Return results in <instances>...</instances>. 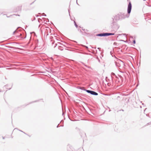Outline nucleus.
<instances>
[{
  "mask_svg": "<svg viewBox=\"0 0 151 151\" xmlns=\"http://www.w3.org/2000/svg\"><path fill=\"white\" fill-rule=\"evenodd\" d=\"M80 32H82V31H81V30H80Z\"/></svg>",
  "mask_w": 151,
  "mask_h": 151,
  "instance_id": "nucleus-25",
  "label": "nucleus"
},
{
  "mask_svg": "<svg viewBox=\"0 0 151 151\" xmlns=\"http://www.w3.org/2000/svg\"><path fill=\"white\" fill-rule=\"evenodd\" d=\"M116 78V79H115L116 83L118 85H120V84H121L122 82L121 78H119L118 77H117Z\"/></svg>",
  "mask_w": 151,
  "mask_h": 151,
  "instance_id": "nucleus-4",
  "label": "nucleus"
},
{
  "mask_svg": "<svg viewBox=\"0 0 151 151\" xmlns=\"http://www.w3.org/2000/svg\"><path fill=\"white\" fill-rule=\"evenodd\" d=\"M97 36L103 37L106 36L105 33H100L96 35Z\"/></svg>",
  "mask_w": 151,
  "mask_h": 151,
  "instance_id": "nucleus-7",
  "label": "nucleus"
},
{
  "mask_svg": "<svg viewBox=\"0 0 151 151\" xmlns=\"http://www.w3.org/2000/svg\"><path fill=\"white\" fill-rule=\"evenodd\" d=\"M133 43L134 44H135L136 43V41H135V40H134L133 41Z\"/></svg>",
  "mask_w": 151,
  "mask_h": 151,
  "instance_id": "nucleus-18",
  "label": "nucleus"
},
{
  "mask_svg": "<svg viewBox=\"0 0 151 151\" xmlns=\"http://www.w3.org/2000/svg\"><path fill=\"white\" fill-rule=\"evenodd\" d=\"M16 30H15V31H14V32L13 33H14H14L16 32Z\"/></svg>",
  "mask_w": 151,
  "mask_h": 151,
  "instance_id": "nucleus-22",
  "label": "nucleus"
},
{
  "mask_svg": "<svg viewBox=\"0 0 151 151\" xmlns=\"http://www.w3.org/2000/svg\"><path fill=\"white\" fill-rule=\"evenodd\" d=\"M51 42H52V45H53V44L54 43V41H53V40H51Z\"/></svg>",
  "mask_w": 151,
  "mask_h": 151,
  "instance_id": "nucleus-17",
  "label": "nucleus"
},
{
  "mask_svg": "<svg viewBox=\"0 0 151 151\" xmlns=\"http://www.w3.org/2000/svg\"><path fill=\"white\" fill-rule=\"evenodd\" d=\"M74 23L76 27H78V26L76 24V22L75 21H74Z\"/></svg>",
  "mask_w": 151,
  "mask_h": 151,
  "instance_id": "nucleus-14",
  "label": "nucleus"
},
{
  "mask_svg": "<svg viewBox=\"0 0 151 151\" xmlns=\"http://www.w3.org/2000/svg\"><path fill=\"white\" fill-rule=\"evenodd\" d=\"M132 9V4L131 2H129L127 8V12L128 14H129L131 12Z\"/></svg>",
  "mask_w": 151,
  "mask_h": 151,
  "instance_id": "nucleus-5",
  "label": "nucleus"
},
{
  "mask_svg": "<svg viewBox=\"0 0 151 151\" xmlns=\"http://www.w3.org/2000/svg\"><path fill=\"white\" fill-rule=\"evenodd\" d=\"M82 90H83L84 91H86V92H87L88 93H90V94H91V91H91V90H86V89H82Z\"/></svg>",
  "mask_w": 151,
  "mask_h": 151,
  "instance_id": "nucleus-11",
  "label": "nucleus"
},
{
  "mask_svg": "<svg viewBox=\"0 0 151 151\" xmlns=\"http://www.w3.org/2000/svg\"><path fill=\"white\" fill-rule=\"evenodd\" d=\"M48 20H49L47 19H46V22H47V21H48Z\"/></svg>",
  "mask_w": 151,
  "mask_h": 151,
  "instance_id": "nucleus-20",
  "label": "nucleus"
},
{
  "mask_svg": "<svg viewBox=\"0 0 151 151\" xmlns=\"http://www.w3.org/2000/svg\"><path fill=\"white\" fill-rule=\"evenodd\" d=\"M3 139H5V137H3Z\"/></svg>",
  "mask_w": 151,
  "mask_h": 151,
  "instance_id": "nucleus-23",
  "label": "nucleus"
},
{
  "mask_svg": "<svg viewBox=\"0 0 151 151\" xmlns=\"http://www.w3.org/2000/svg\"><path fill=\"white\" fill-rule=\"evenodd\" d=\"M91 94L92 95L95 96H97L98 95V93H97L92 91L91 93Z\"/></svg>",
  "mask_w": 151,
  "mask_h": 151,
  "instance_id": "nucleus-8",
  "label": "nucleus"
},
{
  "mask_svg": "<svg viewBox=\"0 0 151 151\" xmlns=\"http://www.w3.org/2000/svg\"><path fill=\"white\" fill-rule=\"evenodd\" d=\"M42 21V19H38V21L39 22H41V21Z\"/></svg>",
  "mask_w": 151,
  "mask_h": 151,
  "instance_id": "nucleus-16",
  "label": "nucleus"
},
{
  "mask_svg": "<svg viewBox=\"0 0 151 151\" xmlns=\"http://www.w3.org/2000/svg\"><path fill=\"white\" fill-rule=\"evenodd\" d=\"M22 34L21 33V34H20V35L21 36H21H22Z\"/></svg>",
  "mask_w": 151,
  "mask_h": 151,
  "instance_id": "nucleus-21",
  "label": "nucleus"
},
{
  "mask_svg": "<svg viewBox=\"0 0 151 151\" xmlns=\"http://www.w3.org/2000/svg\"><path fill=\"white\" fill-rule=\"evenodd\" d=\"M82 30L84 32H87L88 31L87 29H82Z\"/></svg>",
  "mask_w": 151,
  "mask_h": 151,
  "instance_id": "nucleus-15",
  "label": "nucleus"
},
{
  "mask_svg": "<svg viewBox=\"0 0 151 151\" xmlns=\"http://www.w3.org/2000/svg\"><path fill=\"white\" fill-rule=\"evenodd\" d=\"M86 48H88V47L87 46H85Z\"/></svg>",
  "mask_w": 151,
  "mask_h": 151,
  "instance_id": "nucleus-24",
  "label": "nucleus"
},
{
  "mask_svg": "<svg viewBox=\"0 0 151 151\" xmlns=\"http://www.w3.org/2000/svg\"><path fill=\"white\" fill-rule=\"evenodd\" d=\"M115 64L117 67H121V65H124V63L120 60H118L117 62H116Z\"/></svg>",
  "mask_w": 151,
  "mask_h": 151,
  "instance_id": "nucleus-2",
  "label": "nucleus"
},
{
  "mask_svg": "<svg viewBox=\"0 0 151 151\" xmlns=\"http://www.w3.org/2000/svg\"><path fill=\"white\" fill-rule=\"evenodd\" d=\"M112 28L115 31H116L119 28V26L116 22H113Z\"/></svg>",
  "mask_w": 151,
  "mask_h": 151,
  "instance_id": "nucleus-3",
  "label": "nucleus"
},
{
  "mask_svg": "<svg viewBox=\"0 0 151 151\" xmlns=\"http://www.w3.org/2000/svg\"><path fill=\"white\" fill-rule=\"evenodd\" d=\"M111 77L112 78V79L113 80V79H114V77L116 78L117 77L115 75L114 73H112L111 74Z\"/></svg>",
  "mask_w": 151,
  "mask_h": 151,
  "instance_id": "nucleus-6",
  "label": "nucleus"
},
{
  "mask_svg": "<svg viewBox=\"0 0 151 151\" xmlns=\"http://www.w3.org/2000/svg\"><path fill=\"white\" fill-rule=\"evenodd\" d=\"M20 131L21 132H23V131H21V130H20Z\"/></svg>",
  "mask_w": 151,
  "mask_h": 151,
  "instance_id": "nucleus-28",
  "label": "nucleus"
},
{
  "mask_svg": "<svg viewBox=\"0 0 151 151\" xmlns=\"http://www.w3.org/2000/svg\"><path fill=\"white\" fill-rule=\"evenodd\" d=\"M58 48L59 50H63V48L62 47H61V46H59V47H58Z\"/></svg>",
  "mask_w": 151,
  "mask_h": 151,
  "instance_id": "nucleus-13",
  "label": "nucleus"
},
{
  "mask_svg": "<svg viewBox=\"0 0 151 151\" xmlns=\"http://www.w3.org/2000/svg\"><path fill=\"white\" fill-rule=\"evenodd\" d=\"M122 110V111H124V110H123V109Z\"/></svg>",
  "mask_w": 151,
  "mask_h": 151,
  "instance_id": "nucleus-29",
  "label": "nucleus"
},
{
  "mask_svg": "<svg viewBox=\"0 0 151 151\" xmlns=\"http://www.w3.org/2000/svg\"><path fill=\"white\" fill-rule=\"evenodd\" d=\"M43 16H44H44H46V15L44 13H43Z\"/></svg>",
  "mask_w": 151,
  "mask_h": 151,
  "instance_id": "nucleus-19",
  "label": "nucleus"
},
{
  "mask_svg": "<svg viewBox=\"0 0 151 151\" xmlns=\"http://www.w3.org/2000/svg\"><path fill=\"white\" fill-rule=\"evenodd\" d=\"M54 46V47H55L57 45L58 46V47H59V46H61V45H63V44L60 42H58Z\"/></svg>",
  "mask_w": 151,
  "mask_h": 151,
  "instance_id": "nucleus-12",
  "label": "nucleus"
},
{
  "mask_svg": "<svg viewBox=\"0 0 151 151\" xmlns=\"http://www.w3.org/2000/svg\"><path fill=\"white\" fill-rule=\"evenodd\" d=\"M126 15H124L123 13H120L118 14L115 15L114 18L113 19V20L117 21L120 19L124 18L126 17Z\"/></svg>",
  "mask_w": 151,
  "mask_h": 151,
  "instance_id": "nucleus-1",
  "label": "nucleus"
},
{
  "mask_svg": "<svg viewBox=\"0 0 151 151\" xmlns=\"http://www.w3.org/2000/svg\"><path fill=\"white\" fill-rule=\"evenodd\" d=\"M17 15L18 16H19V15Z\"/></svg>",
  "mask_w": 151,
  "mask_h": 151,
  "instance_id": "nucleus-31",
  "label": "nucleus"
},
{
  "mask_svg": "<svg viewBox=\"0 0 151 151\" xmlns=\"http://www.w3.org/2000/svg\"><path fill=\"white\" fill-rule=\"evenodd\" d=\"M146 0H143L144 1H146Z\"/></svg>",
  "mask_w": 151,
  "mask_h": 151,
  "instance_id": "nucleus-32",
  "label": "nucleus"
},
{
  "mask_svg": "<svg viewBox=\"0 0 151 151\" xmlns=\"http://www.w3.org/2000/svg\"><path fill=\"white\" fill-rule=\"evenodd\" d=\"M57 128H58V125L57 126Z\"/></svg>",
  "mask_w": 151,
  "mask_h": 151,
  "instance_id": "nucleus-27",
  "label": "nucleus"
},
{
  "mask_svg": "<svg viewBox=\"0 0 151 151\" xmlns=\"http://www.w3.org/2000/svg\"><path fill=\"white\" fill-rule=\"evenodd\" d=\"M98 49H100V48H98Z\"/></svg>",
  "mask_w": 151,
  "mask_h": 151,
  "instance_id": "nucleus-26",
  "label": "nucleus"
},
{
  "mask_svg": "<svg viewBox=\"0 0 151 151\" xmlns=\"http://www.w3.org/2000/svg\"><path fill=\"white\" fill-rule=\"evenodd\" d=\"M82 90H83L84 91H86V92H87L88 93H90V94H91V91H91V90H86V89H82Z\"/></svg>",
  "mask_w": 151,
  "mask_h": 151,
  "instance_id": "nucleus-10",
  "label": "nucleus"
},
{
  "mask_svg": "<svg viewBox=\"0 0 151 151\" xmlns=\"http://www.w3.org/2000/svg\"><path fill=\"white\" fill-rule=\"evenodd\" d=\"M109 83H108V85L109 86Z\"/></svg>",
  "mask_w": 151,
  "mask_h": 151,
  "instance_id": "nucleus-30",
  "label": "nucleus"
},
{
  "mask_svg": "<svg viewBox=\"0 0 151 151\" xmlns=\"http://www.w3.org/2000/svg\"><path fill=\"white\" fill-rule=\"evenodd\" d=\"M105 35L106 36H107L111 35H114V34L113 33H105Z\"/></svg>",
  "mask_w": 151,
  "mask_h": 151,
  "instance_id": "nucleus-9",
  "label": "nucleus"
}]
</instances>
